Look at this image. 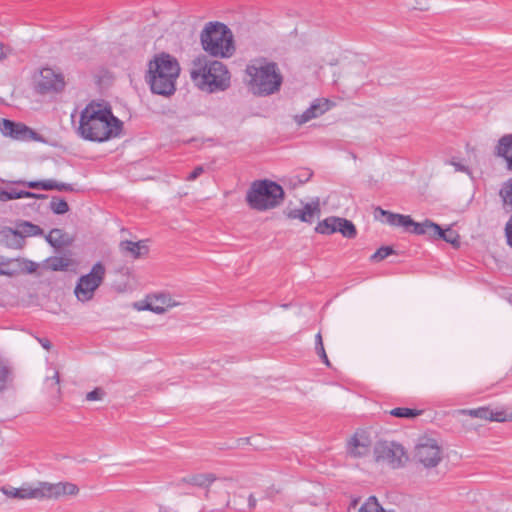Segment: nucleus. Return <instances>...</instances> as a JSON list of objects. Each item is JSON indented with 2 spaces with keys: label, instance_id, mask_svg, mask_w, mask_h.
I'll list each match as a JSON object with an SVG mask.
<instances>
[{
  "label": "nucleus",
  "instance_id": "f257e3e1",
  "mask_svg": "<svg viewBox=\"0 0 512 512\" xmlns=\"http://www.w3.org/2000/svg\"><path fill=\"white\" fill-rule=\"evenodd\" d=\"M123 122L112 113L110 107L89 103L80 113L78 133L92 142H105L120 136Z\"/></svg>",
  "mask_w": 512,
  "mask_h": 512
},
{
  "label": "nucleus",
  "instance_id": "f03ea898",
  "mask_svg": "<svg viewBox=\"0 0 512 512\" xmlns=\"http://www.w3.org/2000/svg\"><path fill=\"white\" fill-rule=\"evenodd\" d=\"M190 77L199 89L208 93L225 91L230 86V73L226 65L205 56L192 61Z\"/></svg>",
  "mask_w": 512,
  "mask_h": 512
},
{
  "label": "nucleus",
  "instance_id": "7ed1b4c3",
  "mask_svg": "<svg viewBox=\"0 0 512 512\" xmlns=\"http://www.w3.org/2000/svg\"><path fill=\"white\" fill-rule=\"evenodd\" d=\"M179 73L180 66L176 58L161 53L149 62L146 81L154 94L171 96L176 90Z\"/></svg>",
  "mask_w": 512,
  "mask_h": 512
},
{
  "label": "nucleus",
  "instance_id": "20e7f679",
  "mask_svg": "<svg viewBox=\"0 0 512 512\" xmlns=\"http://www.w3.org/2000/svg\"><path fill=\"white\" fill-rule=\"evenodd\" d=\"M250 77L249 86L254 95L270 96L277 93L283 83V76L276 62L266 58L253 60L246 67Z\"/></svg>",
  "mask_w": 512,
  "mask_h": 512
},
{
  "label": "nucleus",
  "instance_id": "39448f33",
  "mask_svg": "<svg viewBox=\"0 0 512 512\" xmlns=\"http://www.w3.org/2000/svg\"><path fill=\"white\" fill-rule=\"evenodd\" d=\"M200 41L203 49L214 57H230L235 51L231 30L220 22L207 23Z\"/></svg>",
  "mask_w": 512,
  "mask_h": 512
},
{
  "label": "nucleus",
  "instance_id": "423d86ee",
  "mask_svg": "<svg viewBox=\"0 0 512 512\" xmlns=\"http://www.w3.org/2000/svg\"><path fill=\"white\" fill-rule=\"evenodd\" d=\"M283 198V188L270 180L253 182L246 194L249 207L258 211H265L278 206Z\"/></svg>",
  "mask_w": 512,
  "mask_h": 512
},
{
  "label": "nucleus",
  "instance_id": "0eeeda50",
  "mask_svg": "<svg viewBox=\"0 0 512 512\" xmlns=\"http://www.w3.org/2000/svg\"><path fill=\"white\" fill-rule=\"evenodd\" d=\"M18 492V499H58L78 494L79 488L70 482H38L36 486L23 485Z\"/></svg>",
  "mask_w": 512,
  "mask_h": 512
},
{
  "label": "nucleus",
  "instance_id": "6e6552de",
  "mask_svg": "<svg viewBox=\"0 0 512 512\" xmlns=\"http://www.w3.org/2000/svg\"><path fill=\"white\" fill-rule=\"evenodd\" d=\"M106 268L102 262L95 263L88 274L82 275L74 289L75 296L81 302L93 298L95 291L101 286L105 279Z\"/></svg>",
  "mask_w": 512,
  "mask_h": 512
},
{
  "label": "nucleus",
  "instance_id": "1a4fd4ad",
  "mask_svg": "<svg viewBox=\"0 0 512 512\" xmlns=\"http://www.w3.org/2000/svg\"><path fill=\"white\" fill-rule=\"evenodd\" d=\"M375 460L386 463L392 468H399L407 459L404 448L395 442L383 441L374 447Z\"/></svg>",
  "mask_w": 512,
  "mask_h": 512
},
{
  "label": "nucleus",
  "instance_id": "9d476101",
  "mask_svg": "<svg viewBox=\"0 0 512 512\" xmlns=\"http://www.w3.org/2000/svg\"><path fill=\"white\" fill-rule=\"evenodd\" d=\"M414 457L427 468L435 467L442 459V450L436 440L423 438L415 447Z\"/></svg>",
  "mask_w": 512,
  "mask_h": 512
},
{
  "label": "nucleus",
  "instance_id": "9b49d317",
  "mask_svg": "<svg viewBox=\"0 0 512 512\" xmlns=\"http://www.w3.org/2000/svg\"><path fill=\"white\" fill-rule=\"evenodd\" d=\"M0 131L5 136H10L16 140H34L42 141V137L23 123H16L8 119L0 120Z\"/></svg>",
  "mask_w": 512,
  "mask_h": 512
},
{
  "label": "nucleus",
  "instance_id": "f8f14e48",
  "mask_svg": "<svg viewBox=\"0 0 512 512\" xmlns=\"http://www.w3.org/2000/svg\"><path fill=\"white\" fill-rule=\"evenodd\" d=\"M65 86L64 77L51 68H43L40 71L39 79L36 82V89L39 93L60 92Z\"/></svg>",
  "mask_w": 512,
  "mask_h": 512
},
{
  "label": "nucleus",
  "instance_id": "ddd939ff",
  "mask_svg": "<svg viewBox=\"0 0 512 512\" xmlns=\"http://www.w3.org/2000/svg\"><path fill=\"white\" fill-rule=\"evenodd\" d=\"M315 230L320 234H332L340 232L347 238L352 237V222L343 218L328 217L323 221L319 222Z\"/></svg>",
  "mask_w": 512,
  "mask_h": 512
},
{
  "label": "nucleus",
  "instance_id": "4468645a",
  "mask_svg": "<svg viewBox=\"0 0 512 512\" xmlns=\"http://www.w3.org/2000/svg\"><path fill=\"white\" fill-rule=\"evenodd\" d=\"M374 217L376 220H379L390 226L404 227L406 230L409 229V224L412 223V218L410 216L393 213L384 210L381 207L375 208Z\"/></svg>",
  "mask_w": 512,
  "mask_h": 512
},
{
  "label": "nucleus",
  "instance_id": "2eb2a0df",
  "mask_svg": "<svg viewBox=\"0 0 512 512\" xmlns=\"http://www.w3.org/2000/svg\"><path fill=\"white\" fill-rule=\"evenodd\" d=\"M320 212V204L317 200L311 203H306L300 209H292L287 215L290 219H299L302 222L312 223L316 217H319Z\"/></svg>",
  "mask_w": 512,
  "mask_h": 512
},
{
  "label": "nucleus",
  "instance_id": "dca6fc26",
  "mask_svg": "<svg viewBox=\"0 0 512 512\" xmlns=\"http://www.w3.org/2000/svg\"><path fill=\"white\" fill-rule=\"evenodd\" d=\"M179 305L175 302L169 294H158L148 298L145 308L156 314H163L168 308Z\"/></svg>",
  "mask_w": 512,
  "mask_h": 512
},
{
  "label": "nucleus",
  "instance_id": "f3484780",
  "mask_svg": "<svg viewBox=\"0 0 512 512\" xmlns=\"http://www.w3.org/2000/svg\"><path fill=\"white\" fill-rule=\"evenodd\" d=\"M329 109V101L318 99L314 101L311 106L306 109L301 115L296 116L298 124H304L311 119L323 115Z\"/></svg>",
  "mask_w": 512,
  "mask_h": 512
},
{
  "label": "nucleus",
  "instance_id": "a211bd4d",
  "mask_svg": "<svg viewBox=\"0 0 512 512\" xmlns=\"http://www.w3.org/2000/svg\"><path fill=\"white\" fill-rule=\"evenodd\" d=\"M17 184H22L31 189H42V190H58V191H66L72 192L74 188L71 184L57 182L55 180H43V181H18Z\"/></svg>",
  "mask_w": 512,
  "mask_h": 512
},
{
  "label": "nucleus",
  "instance_id": "6ab92c4d",
  "mask_svg": "<svg viewBox=\"0 0 512 512\" xmlns=\"http://www.w3.org/2000/svg\"><path fill=\"white\" fill-rule=\"evenodd\" d=\"M371 446L372 440L367 431L360 430L354 433V457L368 455Z\"/></svg>",
  "mask_w": 512,
  "mask_h": 512
},
{
  "label": "nucleus",
  "instance_id": "aec40b11",
  "mask_svg": "<svg viewBox=\"0 0 512 512\" xmlns=\"http://www.w3.org/2000/svg\"><path fill=\"white\" fill-rule=\"evenodd\" d=\"M462 414H467L474 418H480L484 420H490V421H497V422H503L506 421V418L504 417L503 412H493L485 407H480L477 409H463L460 411Z\"/></svg>",
  "mask_w": 512,
  "mask_h": 512
},
{
  "label": "nucleus",
  "instance_id": "412c9836",
  "mask_svg": "<svg viewBox=\"0 0 512 512\" xmlns=\"http://www.w3.org/2000/svg\"><path fill=\"white\" fill-rule=\"evenodd\" d=\"M0 236L2 242L12 249H21L25 244V240L22 239L19 233L11 227H3L0 230Z\"/></svg>",
  "mask_w": 512,
  "mask_h": 512
},
{
  "label": "nucleus",
  "instance_id": "4be33fe9",
  "mask_svg": "<svg viewBox=\"0 0 512 512\" xmlns=\"http://www.w3.org/2000/svg\"><path fill=\"white\" fill-rule=\"evenodd\" d=\"M119 247L123 254L129 255L133 259H138L148 252V247L144 244V241L125 240L120 242Z\"/></svg>",
  "mask_w": 512,
  "mask_h": 512
},
{
  "label": "nucleus",
  "instance_id": "5701e85b",
  "mask_svg": "<svg viewBox=\"0 0 512 512\" xmlns=\"http://www.w3.org/2000/svg\"><path fill=\"white\" fill-rule=\"evenodd\" d=\"M496 154L506 160L507 169L512 171V134L504 135L499 139Z\"/></svg>",
  "mask_w": 512,
  "mask_h": 512
},
{
  "label": "nucleus",
  "instance_id": "b1692460",
  "mask_svg": "<svg viewBox=\"0 0 512 512\" xmlns=\"http://www.w3.org/2000/svg\"><path fill=\"white\" fill-rule=\"evenodd\" d=\"M216 479L217 478L213 473L194 474L187 477H183L179 481L178 485H180L181 483H186L200 488H208Z\"/></svg>",
  "mask_w": 512,
  "mask_h": 512
},
{
  "label": "nucleus",
  "instance_id": "393cba45",
  "mask_svg": "<svg viewBox=\"0 0 512 512\" xmlns=\"http://www.w3.org/2000/svg\"><path fill=\"white\" fill-rule=\"evenodd\" d=\"M408 230L417 235H428L429 237L434 238L435 233H439L440 226L430 220H425L422 223H417L412 220V223L409 224Z\"/></svg>",
  "mask_w": 512,
  "mask_h": 512
},
{
  "label": "nucleus",
  "instance_id": "a878e982",
  "mask_svg": "<svg viewBox=\"0 0 512 512\" xmlns=\"http://www.w3.org/2000/svg\"><path fill=\"white\" fill-rule=\"evenodd\" d=\"M75 262L67 255L52 256L45 260V268L51 271H67Z\"/></svg>",
  "mask_w": 512,
  "mask_h": 512
},
{
  "label": "nucleus",
  "instance_id": "bb28decb",
  "mask_svg": "<svg viewBox=\"0 0 512 512\" xmlns=\"http://www.w3.org/2000/svg\"><path fill=\"white\" fill-rule=\"evenodd\" d=\"M45 239L54 248H61L70 243L68 234L59 228L52 229Z\"/></svg>",
  "mask_w": 512,
  "mask_h": 512
},
{
  "label": "nucleus",
  "instance_id": "cd10ccee",
  "mask_svg": "<svg viewBox=\"0 0 512 512\" xmlns=\"http://www.w3.org/2000/svg\"><path fill=\"white\" fill-rule=\"evenodd\" d=\"M499 196L502 200L503 209L512 212V177L502 184Z\"/></svg>",
  "mask_w": 512,
  "mask_h": 512
},
{
  "label": "nucleus",
  "instance_id": "c85d7f7f",
  "mask_svg": "<svg viewBox=\"0 0 512 512\" xmlns=\"http://www.w3.org/2000/svg\"><path fill=\"white\" fill-rule=\"evenodd\" d=\"M15 230L20 234L24 240L26 237L42 235L43 230L38 226L28 221H23L17 224Z\"/></svg>",
  "mask_w": 512,
  "mask_h": 512
},
{
  "label": "nucleus",
  "instance_id": "c756f323",
  "mask_svg": "<svg viewBox=\"0 0 512 512\" xmlns=\"http://www.w3.org/2000/svg\"><path fill=\"white\" fill-rule=\"evenodd\" d=\"M434 238H441L444 241H446L447 243H450L454 246L459 245V235L451 228H447V229L443 230L440 227L439 233H435Z\"/></svg>",
  "mask_w": 512,
  "mask_h": 512
},
{
  "label": "nucleus",
  "instance_id": "7c9ffc66",
  "mask_svg": "<svg viewBox=\"0 0 512 512\" xmlns=\"http://www.w3.org/2000/svg\"><path fill=\"white\" fill-rule=\"evenodd\" d=\"M422 414L421 410L406 407H397L390 411V415L398 418H414Z\"/></svg>",
  "mask_w": 512,
  "mask_h": 512
},
{
  "label": "nucleus",
  "instance_id": "2f4dec72",
  "mask_svg": "<svg viewBox=\"0 0 512 512\" xmlns=\"http://www.w3.org/2000/svg\"><path fill=\"white\" fill-rule=\"evenodd\" d=\"M358 512H385L375 496H370L359 508Z\"/></svg>",
  "mask_w": 512,
  "mask_h": 512
},
{
  "label": "nucleus",
  "instance_id": "473e14b6",
  "mask_svg": "<svg viewBox=\"0 0 512 512\" xmlns=\"http://www.w3.org/2000/svg\"><path fill=\"white\" fill-rule=\"evenodd\" d=\"M50 209L54 214L62 215L69 211V205L64 199L54 196L50 202Z\"/></svg>",
  "mask_w": 512,
  "mask_h": 512
},
{
  "label": "nucleus",
  "instance_id": "72a5a7b5",
  "mask_svg": "<svg viewBox=\"0 0 512 512\" xmlns=\"http://www.w3.org/2000/svg\"><path fill=\"white\" fill-rule=\"evenodd\" d=\"M12 381L11 369L0 361V392L7 389L8 384Z\"/></svg>",
  "mask_w": 512,
  "mask_h": 512
},
{
  "label": "nucleus",
  "instance_id": "f704fd0d",
  "mask_svg": "<svg viewBox=\"0 0 512 512\" xmlns=\"http://www.w3.org/2000/svg\"><path fill=\"white\" fill-rule=\"evenodd\" d=\"M315 352L317 355H319L323 363H325L327 366H330V362L323 345L321 332H318L315 336Z\"/></svg>",
  "mask_w": 512,
  "mask_h": 512
},
{
  "label": "nucleus",
  "instance_id": "c9c22d12",
  "mask_svg": "<svg viewBox=\"0 0 512 512\" xmlns=\"http://www.w3.org/2000/svg\"><path fill=\"white\" fill-rule=\"evenodd\" d=\"M394 254V250L390 246L380 247L372 256L371 260L381 261L387 258L389 255Z\"/></svg>",
  "mask_w": 512,
  "mask_h": 512
},
{
  "label": "nucleus",
  "instance_id": "e433bc0d",
  "mask_svg": "<svg viewBox=\"0 0 512 512\" xmlns=\"http://www.w3.org/2000/svg\"><path fill=\"white\" fill-rule=\"evenodd\" d=\"M18 190L16 189H11V190H1L0 191V200L2 201H9V200H14V199H18Z\"/></svg>",
  "mask_w": 512,
  "mask_h": 512
},
{
  "label": "nucleus",
  "instance_id": "4c0bfd02",
  "mask_svg": "<svg viewBox=\"0 0 512 512\" xmlns=\"http://www.w3.org/2000/svg\"><path fill=\"white\" fill-rule=\"evenodd\" d=\"M105 395V391L102 388H95L94 390L90 391L86 395V400L88 401H96L101 400Z\"/></svg>",
  "mask_w": 512,
  "mask_h": 512
},
{
  "label": "nucleus",
  "instance_id": "58836bf2",
  "mask_svg": "<svg viewBox=\"0 0 512 512\" xmlns=\"http://www.w3.org/2000/svg\"><path fill=\"white\" fill-rule=\"evenodd\" d=\"M19 195H18V199H21V198H46L47 196L46 195H43V194H36V193H33V192H30V191H24V190H21V191H18Z\"/></svg>",
  "mask_w": 512,
  "mask_h": 512
},
{
  "label": "nucleus",
  "instance_id": "ea45409f",
  "mask_svg": "<svg viewBox=\"0 0 512 512\" xmlns=\"http://www.w3.org/2000/svg\"><path fill=\"white\" fill-rule=\"evenodd\" d=\"M1 491L3 494H5L7 497H10V498H18V488H14V487H2L1 488Z\"/></svg>",
  "mask_w": 512,
  "mask_h": 512
},
{
  "label": "nucleus",
  "instance_id": "a19ab883",
  "mask_svg": "<svg viewBox=\"0 0 512 512\" xmlns=\"http://www.w3.org/2000/svg\"><path fill=\"white\" fill-rule=\"evenodd\" d=\"M204 172V169L202 166H197L194 168V170L186 177L187 181H194L196 180L202 173Z\"/></svg>",
  "mask_w": 512,
  "mask_h": 512
},
{
  "label": "nucleus",
  "instance_id": "79ce46f5",
  "mask_svg": "<svg viewBox=\"0 0 512 512\" xmlns=\"http://www.w3.org/2000/svg\"><path fill=\"white\" fill-rule=\"evenodd\" d=\"M507 243L512 247V214L505 227Z\"/></svg>",
  "mask_w": 512,
  "mask_h": 512
},
{
  "label": "nucleus",
  "instance_id": "37998d69",
  "mask_svg": "<svg viewBox=\"0 0 512 512\" xmlns=\"http://www.w3.org/2000/svg\"><path fill=\"white\" fill-rule=\"evenodd\" d=\"M450 165H452L456 171H459V172H464V173H469V168L455 160H451L450 162Z\"/></svg>",
  "mask_w": 512,
  "mask_h": 512
},
{
  "label": "nucleus",
  "instance_id": "c03bdc74",
  "mask_svg": "<svg viewBox=\"0 0 512 512\" xmlns=\"http://www.w3.org/2000/svg\"><path fill=\"white\" fill-rule=\"evenodd\" d=\"M36 269H37L36 263H34L33 261L26 262V270L28 273H33L36 271Z\"/></svg>",
  "mask_w": 512,
  "mask_h": 512
},
{
  "label": "nucleus",
  "instance_id": "a18cd8bd",
  "mask_svg": "<svg viewBox=\"0 0 512 512\" xmlns=\"http://www.w3.org/2000/svg\"><path fill=\"white\" fill-rule=\"evenodd\" d=\"M311 176H312V172H310L309 170H305L304 174H302L301 178H299V181L301 183H304V182L308 181Z\"/></svg>",
  "mask_w": 512,
  "mask_h": 512
},
{
  "label": "nucleus",
  "instance_id": "49530a36",
  "mask_svg": "<svg viewBox=\"0 0 512 512\" xmlns=\"http://www.w3.org/2000/svg\"><path fill=\"white\" fill-rule=\"evenodd\" d=\"M40 344L43 348L46 350H49L51 348V342L48 339H39Z\"/></svg>",
  "mask_w": 512,
  "mask_h": 512
},
{
  "label": "nucleus",
  "instance_id": "de8ad7c7",
  "mask_svg": "<svg viewBox=\"0 0 512 512\" xmlns=\"http://www.w3.org/2000/svg\"><path fill=\"white\" fill-rule=\"evenodd\" d=\"M8 57L7 52L5 51V47L2 43H0V60H4Z\"/></svg>",
  "mask_w": 512,
  "mask_h": 512
},
{
  "label": "nucleus",
  "instance_id": "09e8293b",
  "mask_svg": "<svg viewBox=\"0 0 512 512\" xmlns=\"http://www.w3.org/2000/svg\"><path fill=\"white\" fill-rule=\"evenodd\" d=\"M248 505L251 509H253L256 506V499L252 494L248 498Z\"/></svg>",
  "mask_w": 512,
  "mask_h": 512
},
{
  "label": "nucleus",
  "instance_id": "8fccbe9b",
  "mask_svg": "<svg viewBox=\"0 0 512 512\" xmlns=\"http://www.w3.org/2000/svg\"><path fill=\"white\" fill-rule=\"evenodd\" d=\"M53 379H55V384H59V373L57 371L55 372Z\"/></svg>",
  "mask_w": 512,
  "mask_h": 512
},
{
  "label": "nucleus",
  "instance_id": "3c124183",
  "mask_svg": "<svg viewBox=\"0 0 512 512\" xmlns=\"http://www.w3.org/2000/svg\"><path fill=\"white\" fill-rule=\"evenodd\" d=\"M0 275H8L10 276L11 273L9 271H6V270H3V269H0Z\"/></svg>",
  "mask_w": 512,
  "mask_h": 512
},
{
  "label": "nucleus",
  "instance_id": "603ef678",
  "mask_svg": "<svg viewBox=\"0 0 512 512\" xmlns=\"http://www.w3.org/2000/svg\"><path fill=\"white\" fill-rule=\"evenodd\" d=\"M347 446H348V451H349L352 446V438L347 440Z\"/></svg>",
  "mask_w": 512,
  "mask_h": 512
},
{
  "label": "nucleus",
  "instance_id": "864d4df0",
  "mask_svg": "<svg viewBox=\"0 0 512 512\" xmlns=\"http://www.w3.org/2000/svg\"><path fill=\"white\" fill-rule=\"evenodd\" d=\"M353 503H354V508H355L358 503V500L356 498H354Z\"/></svg>",
  "mask_w": 512,
  "mask_h": 512
}]
</instances>
